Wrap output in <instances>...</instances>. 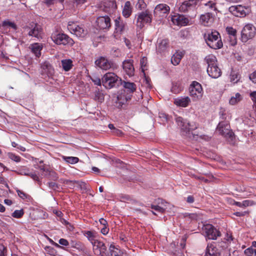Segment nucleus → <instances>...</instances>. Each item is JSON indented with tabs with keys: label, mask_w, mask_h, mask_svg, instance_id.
<instances>
[{
	"label": "nucleus",
	"mask_w": 256,
	"mask_h": 256,
	"mask_svg": "<svg viewBox=\"0 0 256 256\" xmlns=\"http://www.w3.org/2000/svg\"><path fill=\"white\" fill-rule=\"evenodd\" d=\"M208 64L207 72L209 76L214 78L220 77L222 74L221 70L218 67L217 59L213 54H210L204 58Z\"/></svg>",
	"instance_id": "f257e3e1"
},
{
	"label": "nucleus",
	"mask_w": 256,
	"mask_h": 256,
	"mask_svg": "<svg viewBox=\"0 0 256 256\" xmlns=\"http://www.w3.org/2000/svg\"><path fill=\"white\" fill-rule=\"evenodd\" d=\"M204 38L208 46L212 48L218 50L223 46L220 34L216 30L204 34Z\"/></svg>",
	"instance_id": "f03ea898"
},
{
	"label": "nucleus",
	"mask_w": 256,
	"mask_h": 256,
	"mask_svg": "<svg viewBox=\"0 0 256 256\" xmlns=\"http://www.w3.org/2000/svg\"><path fill=\"white\" fill-rule=\"evenodd\" d=\"M176 124L181 128L182 135H186L190 138L192 134V137L194 138V134L190 133V132L198 128L199 126L198 124L194 122H188L180 116L176 118Z\"/></svg>",
	"instance_id": "7ed1b4c3"
},
{
	"label": "nucleus",
	"mask_w": 256,
	"mask_h": 256,
	"mask_svg": "<svg viewBox=\"0 0 256 256\" xmlns=\"http://www.w3.org/2000/svg\"><path fill=\"white\" fill-rule=\"evenodd\" d=\"M102 85L107 89L116 88L122 84V80L114 72L106 73L102 78Z\"/></svg>",
	"instance_id": "20e7f679"
},
{
	"label": "nucleus",
	"mask_w": 256,
	"mask_h": 256,
	"mask_svg": "<svg viewBox=\"0 0 256 256\" xmlns=\"http://www.w3.org/2000/svg\"><path fill=\"white\" fill-rule=\"evenodd\" d=\"M51 38L54 42L57 44L68 45L72 46L74 44V40L68 35L58 32H53Z\"/></svg>",
	"instance_id": "39448f33"
},
{
	"label": "nucleus",
	"mask_w": 256,
	"mask_h": 256,
	"mask_svg": "<svg viewBox=\"0 0 256 256\" xmlns=\"http://www.w3.org/2000/svg\"><path fill=\"white\" fill-rule=\"evenodd\" d=\"M230 126L224 122H220L217 126V130L220 134L228 139L229 142H232L234 139V134L230 129Z\"/></svg>",
	"instance_id": "423d86ee"
},
{
	"label": "nucleus",
	"mask_w": 256,
	"mask_h": 256,
	"mask_svg": "<svg viewBox=\"0 0 256 256\" xmlns=\"http://www.w3.org/2000/svg\"><path fill=\"white\" fill-rule=\"evenodd\" d=\"M256 34V28L252 24H246L241 32L240 40L242 42H246L252 38Z\"/></svg>",
	"instance_id": "0eeeda50"
},
{
	"label": "nucleus",
	"mask_w": 256,
	"mask_h": 256,
	"mask_svg": "<svg viewBox=\"0 0 256 256\" xmlns=\"http://www.w3.org/2000/svg\"><path fill=\"white\" fill-rule=\"evenodd\" d=\"M202 88L201 84L196 81H194L190 86V94L194 100L200 99L202 96Z\"/></svg>",
	"instance_id": "6e6552de"
},
{
	"label": "nucleus",
	"mask_w": 256,
	"mask_h": 256,
	"mask_svg": "<svg viewBox=\"0 0 256 256\" xmlns=\"http://www.w3.org/2000/svg\"><path fill=\"white\" fill-rule=\"evenodd\" d=\"M93 250L95 254L101 256H108V250L105 244L98 240H94L92 242Z\"/></svg>",
	"instance_id": "1a4fd4ad"
},
{
	"label": "nucleus",
	"mask_w": 256,
	"mask_h": 256,
	"mask_svg": "<svg viewBox=\"0 0 256 256\" xmlns=\"http://www.w3.org/2000/svg\"><path fill=\"white\" fill-rule=\"evenodd\" d=\"M68 28L71 33L74 34L78 37L84 38L87 34L86 30L82 26H78L74 22L68 24Z\"/></svg>",
	"instance_id": "9d476101"
},
{
	"label": "nucleus",
	"mask_w": 256,
	"mask_h": 256,
	"mask_svg": "<svg viewBox=\"0 0 256 256\" xmlns=\"http://www.w3.org/2000/svg\"><path fill=\"white\" fill-rule=\"evenodd\" d=\"M152 22L151 15L148 11L142 12L138 16L136 20V26L140 28L144 26V23H150Z\"/></svg>",
	"instance_id": "9b49d317"
},
{
	"label": "nucleus",
	"mask_w": 256,
	"mask_h": 256,
	"mask_svg": "<svg viewBox=\"0 0 256 256\" xmlns=\"http://www.w3.org/2000/svg\"><path fill=\"white\" fill-rule=\"evenodd\" d=\"M204 230L208 239L216 240L220 236V232L212 224H206L204 226Z\"/></svg>",
	"instance_id": "f8f14e48"
},
{
	"label": "nucleus",
	"mask_w": 256,
	"mask_h": 256,
	"mask_svg": "<svg viewBox=\"0 0 256 256\" xmlns=\"http://www.w3.org/2000/svg\"><path fill=\"white\" fill-rule=\"evenodd\" d=\"M95 64L100 68L104 70H109L113 65V63L112 61L104 56H100L98 59L96 60Z\"/></svg>",
	"instance_id": "ddd939ff"
},
{
	"label": "nucleus",
	"mask_w": 256,
	"mask_h": 256,
	"mask_svg": "<svg viewBox=\"0 0 256 256\" xmlns=\"http://www.w3.org/2000/svg\"><path fill=\"white\" fill-rule=\"evenodd\" d=\"M170 11V8L166 4L157 5L154 10V14L160 17H166Z\"/></svg>",
	"instance_id": "4468645a"
},
{
	"label": "nucleus",
	"mask_w": 256,
	"mask_h": 256,
	"mask_svg": "<svg viewBox=\"0 0 256 256\" xmlns=\"http://www.w3.org/2000/svg\"><path fill=\"white\" fill-rule=\"evenodd\" d=\"M198 0H189L184 1L179 8L180 11L185 12L192 8H194L197 5Z\"/></svg>",
	"instance_id": "2eb2a0df"
},
{
	"label": "nucleus",
	"mask_w": 256,
	"mask_h": 256,
	"mask_svg": "<svg viewBox=\"0 0 256 256\" xmlns=\"http://www.w3.org/2000/svg\"><path fill=\"white\" fill-rule=\"evenodd\" d=\"M96 22L100 29L109 28L110 27V19L107 16H99Z\"/></svg>",
	"instance_id": "dca6fc26"
},
{
	"label": "nucleus",
	"mask_w": 256,
	"mask_h": 256,
	"mask_svg": "<svg viewBox=\"0 0 256 256\" xmlns=\"http://www.w3.org/2000/svg\"><path fill=\"white\" fill-rule=\"evenodd\" d=\"M172 22L178 26H186L189 24L190 20L183 15L174 16L172 18Z\"/></svg>",
	"instance_id": "f3484780"
},
{
	"label": "nucleus",
	"mask_w": 256,
	"mask_h": 256,
	"mask_svg": "<svg viewBox=\"0 0 256 256\" xmlns=\"http://www.w3.org/2000/svg\"><path fill=\"white\" fill-rule=\"evenodd\" d=\"M229 11L238 17H242L246 15L244 8L241 5L231 6L229 8Z\"/></svg>",
	"instance_id": "a211bd4d"
},
{
	"label": "nucleus",
	"mask_w": 256,
	"mask_h": 256,
	"mask_svg": "<svg viewBox=\"0 0 256 256\" xmlns=\"http://www.w3.org/2000/svg\"><path fill=\"white\" fill-rule=\"evenodd\" d=\"M132 60H126L122 62V68L126 74L129 76L134 75V67Z\"/></svg>",
	"instance_id": "6ab92c4d"
},
{
	"label": "nucleus",
	"mask_w": 256,
	"mask_h": 256,
	"mask_svg": "<svg viewBox=\"0 0 256 256\" xmlns=\"http://www.w3.org/2000/svg\"><path fill=\"white\" fill-rule=\"evenodd\" d=\"M169 47V40L168 39H158L156 44V52L162 53L166 52Z\"/></svg>",
	"instance_id": "aec40b11"
},
{
	"label": "nucleus",
	"mask_w": 256,
	"mask_h": 256,
	"mask_svg": "<svg viewBox=\"0 0 256 256\" xmlns=\"http://www.w3.org/2000/svg\"><path fill=\"white\" fill-rule=\"evenodd\" d=\"M220 253L213 244H208L206 250L205 256H220Z\"/></svg>",
	"instance_id": "412c9836"
},
{
	"label": "nucleus",
	"mask_w": 256,
	"mask_h": 256,
	"mask_svg": "<svg viewBox=\"0 0 256 256\" xmlns=\"http://www.w3.org/2000/svg\"><path fill=\"white\" fill-rule=\"evenodd\" d=\"M108 252V256H126V254L122 250L113 244L110 245Z\"/></svg>",
	"instance_id": "4be33fe9"
},
{
	"label": "nucleus",
	"mask_w": 256,
	"mask_h": 256,
	"mask_svg": "<svg viewBox=\"0 0 256 256\" xmlns=\"http://www.w3.org/2000/svg\"><path fill=\"white\" fill-rule=\"evenodd\" d=\"M115 32L114 36H116V34H121L124 30L125 24L122 21L120 18H116L114 20Z\"/></svg>",
	"instance_id": "5701e85b"
},
{
	"label": "nucleus",
	"mask_w": 256,
	"mask_h": 256,
	"mask_svg": "<svg viewBox=\"0 0 256 256\" xmlns=\"http://www.w3.org/2000/svg\"><path fill=\"white\" fill-rule=\"evenodd\" d=\"M130 99L131 98L130 96H126L122 94L118 95L117 96V100L116 102V106L118 108H122V106Z\"/></svg>",
	"instance_id": "b1692460"
},
{
	"label": "nucleus",
	"mask_w": 256,
	"mask_h": 256,
	"mask_svg": "<svg viewBox=\"0 0 256 256\" xmlns=\"http://www.w3.org/2000/svg\"><path fill=\"white\" fill-rule=\"evenodd\" d=\"M41 26L37 24H34V27L32 28L30 30L28 33V34L30 36H34L38 39L40 38H41Z\"/></svg>",
	"instance_id": "393cba45"
},
{
	"label": "nucleus",
	"mask_w": 256,
	"mask_h": 256,
	"mask_svg": "<svg viewBox=\"0 0 256 256\" xmlns=\"http://www.w3.org/2000/svg\"><path fill=\"white\" fill-rule=\"evenodd\" d=\"M190 98L188 96L180 97L176 98L174 103L176 105L182 107H186L190 102Z\"/></svg>",
	"instance_id": "a878e982"
},
{
	"label": "nucleus",
	"mask_w": 256,
	"mask_h": 256,
	"mask_svg": "<svg viewBox=\"0 0 256 256\" xmlns=\"http://www.w3.org/2000/svg\"><path fill=\"white\" fill-rule=\"evenodd\" d=\"M30 48L31 49L32 52L34 54L36 57H40L41 54V50L42 46L40 44L34 43L30 45Z\"/></svg>",
	"instance_id": "bb28decb"
},
{
	"label": "nucleus",
	"mask_w": 256,
	"mask_h": 256,
	"mask_svg": "<svg viewBox=\"0 0 256 256\" xmlns=\"http://www.w3.org/2000/svg\"><path fill=\"white\" fill-rule=\"evenodd\" d=\"M232 236H229L228 234H226V238H225L224 240L219 242L218 244V246L222 249L224 250L228 246V242L232 240Z\"/></svg>",
	"instance_id": "cd10ccee"
},
{
	"label": "nucleus",
	"mask_w": 256,
	"mask_h": 256,
	"mask_svg": "<svg viewBox=\"0 0 256 256\" xmlns=\"http://www.w3.org/2000/svg\"><path fill=\"white\" fill-rule=\"evenodd\" d=\"M200 21L204 24L212 22L213 20L212 14L210 12H206L204 14H202L200 17Z\"/></svg>",
	"instance_id": "c85d7f7f"
},
{
	"label": "nucleus",
	"mask_w": 256,
	"mask_h": 256,
	"mask_svg": "<svg viewBox=\"0 0 256 256\" xmlns=\"http://www.w3.org/2000/svg\"><path fill=\"white\" fill-rule=\"evenodd\" d=\"M132 12L130 2L129 1H127L124 4L122 10V14L125 18H127L131 15Z\"/></svg>",
	"instance_id": "c756f323"
},
{
	"label": "nucleus",
	"mask_w": 256,
	"mask_h": 256,
	"mask_svg": "<svg viewBox=\"0 0 256 256\" xmlns=\"http://www.w3.org/2000/svg\"><path fill=\"white\" fill-rule=\"evenodd\" d=\"M183 54L182 52H176L173 54L171 58V62L174 66L178 64L180 62L183 56Z\"/></svg>",
	"instance_id": "7c9ffc66"
},
{
	"label": "nucleus",
	"mask_w": 256,
	"mask_h": 256,
	"mask_svg": "<svg viewBox=\"0 0 256 256\" xmlns=\"http://www.w3.org/2000/svg\"><path fill=\"white\" fill-rule=\"evenodd\" d=\"M124 88L126 89L130 93H132L136 90V85L134 82H122Z\"/></svg>",
	"instance_id": "2f4dec72"
},
{
	"label": "nucleus",
	"mask_w": 256,
	"mask_h": 256,
	"mask_svg": "<svg viewBox=\"0 0 256 256\" xmlns=\"http://www.w3.org/2000/svg\"><path fill=\"white\" fill-rule=\"evenodd\" d=\"M62 64L63 69L68 72L70 70L73 66L72 62L70 59L63 60H62Z\"/></svg>",
	"instance_id": "473e14b6"
},
{
	"label": "nucleus",
	"mask_w": 256,
	"mask_h": 256,
	"mask_svg": "<svg viewBox=\"0 0 256 256\" xmlns=\"http://www.w3.org/2000/svg\"><path fill=\"white\" fill-rule=\"evenodd\" d=\"M2 26L4 28H11L14 30H16L17 26L14 22H10L9 20H5L2 22Z\"/></svg>",
	"instance_id": "72a5a7b5"
},
{
	"label": "nucleus",
	"mask_w": 256,
	"mask_h": 256,
	"mask_svg": "<svg viewBox=\"0 0 256 256\" xmlns=\"http://www.w3.org/2000/svg\"><path fill=\"white\" fill-rule=\"evenodd\" d=\"M242 100V96L239 93H236L235 96H232L230 100V104L234 105Z\"/></svg>",
	"instance_id": "f704fd0d"
},
{
	"label": "nucleus",
	"mask_w": 256,
	"mask_h": 256,
	"mask_svg": "<svg viewBox=\"0 0 256 256\" xmlns=\"http://www.w3.org/2000/svg\"><path fill=\"white\" fill-rule=\"evenodd\" d=\"M46 173V176H48L50 179L54 181L58 180V174L52 170L50 171L47 170Z\"/></svg>",
	"instance_id": "c9c22d12"
},
{
	"label": "nucleus",
	"mask_w": 256,
	"mask_h": 256,
	"mask_svg": "<svg viewBox=\"0 0 256 256\" xmlns=\"http://www.w3.org/2000/svg\"><path fill=\"white\" fill-rule=\"evenodd\" d=\"M62 158L66 162L70 164H76L79 160L78 158L77 157L64 156Z\"/></svg>",
	"instance_id": "e433bc0d"
},
{
	"label": "nucleus",
	"mask_w": 256,
	"mask_h": 256,
	"mask_svg": "<svg viewBox=\"0 0 256 256\" xmlns=\"http://www.w3.org/2000/svg\"><path fill=\"white\" fill-rule=\"evenodd\" d=\"M16 192L18 193V196L22 199L26 200H30L31 199V196L28 194L25 193L24 192L18 189L16 190Z\"/></svg>",
	"instance_id": "4c0bfd02"
},
{
	"label": "nucleus",
	"mask_w": 256,
	"mask_h": 256,
	"mask_svg": "<svg viewBox=\"0 0 256 256\" xmlns=\"http://www.w3.org/2000/svg\"><path fill=\"white\" fill-rule=\"evenodd\" d=\"M94 100L100 102L104 100V95L99 90L94 92Z\"/></svg>",
	"instance_id": "58836bf2"
},
{
	"label": "nucleus",
	"mask_w": 256,
	"mask_h": 256,
	"mask_svg": "<svg viewBox=\"0 0 256 256\" xmlns=\"http://www.w3.org/2000/svg\"><path fill=\"white\" fill-rule=\"evenodd\" d=\"M182 88L178 83L172 84L171 91L174 94H178L182 90Z\"/></svg>",
	"instance_id": "ea45409f"
},
{
	"label": "nucleus",
	"mask_w": 256,
	"mask_h": 256,
	"mask_svg": "<svg viewBox=\"0 0 256 256\" xmlns=\"http://www.w3.org/2000/svg\"><path fill=\"white\" fill-rule=\"evenodd\" d=\"M24 214V212L23 209H21L20 210H16L12 214V216L14 218H22Z\"/></svg>",
	"instance_id": "a19ab883"
},
{
	"label": "nucleus",
	"mask_w": 256,
	"mask_h": 256,
	"mask_svg": "<svg viewBox=\"0 0 256 256\" xmlns=\"http://www.w3.org/2000/svg\"><path fill=\"white\" fill-rule=\"evenodd\" d=\"M84 235L86 236V238H88V240L91 242L92 244V242H94V240H96L94 239V234L91 231H86L85 232Z\"/></svg>",
	"instance_id": "79ce46f5"
},
{
	"label": "nucleus",
	"mask_w": 256,
	"mask_h": 256,
	"mask_svg": "<svg viewBox=\"0 0 256 256\" xmlns=\"http://www.w3.org/2000/svg\"><path fill=\"white\" fill-rule=\"evenodd\" d=\"M8 156L12 160L16 162H19L20 161V157L16 155L15 154L12 153V152H8Z\"/></svg>",
	"instance_id": "37998d69"
},
{
	"label": "nucleus",
	"mask_w": 256,
	"mask_h": 256,
	"mask_svg": "<svg viewBox=\"0 0 256 256\" xmlns=\"http://www.w3.org/2000/svg\"><path fill=\"white\" fill-rule=\"evenodd\" d=\"M48 187L54 190H58L60 189V185L55 182H49L48 183Z\"/></svg>",
	"instance_id": "c03bdc74"
},
{
	"label": "nucleus",
	"mask_w": 256,
	"mask_h": 256,
	"mask_svg": "<svg viewBox=\"0 0 256 256\" xmlns=\"http://www.w3.org/2000/svg\"><path fill=\"white\" fill-rule=\"evenodd\" d=\"M238 74L234 72H232L230 74V80L234 83H236L239 78H238Z\"/></svg>",
	"instance_id": "a18cd8bd"
},
{
	"label": "nucleus",
	"mask_w": 256,
	"mask_h": 256,
	"mask_svg": "<svg viewBox=\"0 0 256 256\" xmlns=\"http://www.w3.org/2000/svg\"><path fill=\"white\" fill-rule=\"evenodd\" d=\"M226 30L229 36L236 35L237 31L236 29L232 27H230V26L227 27L226 28Z\"/></svg>",
	"instance_id": "49530a36"
},
{
	"label": "nucleus",
	"mask_w": 256,
	"mask_h": 256,
	"mask_svg": "<svg viewBox=\"0 0 256 256\" xmlns=\"http://www.w3.org/2000/svg\"><path fill=\"white\" fill-rule=\"evenodd\" d=\"M230 42V44L234 46L237 44V38L236 35L235 36H229Z\"/></svg>",
	"instance_id": "de8ad7c7"
},
{
	"label": "nucleus",
	"mask_w": 256,
	"mask_h": 256,
	"mask_svg": "<svg viewBox=\"0 0 256 256\" xmlns=\"http://www.w3.org/2000/svg\"><path fill=\"white\" fill-rule=\"evenodd\" d=\"M146 6L144 0H138L136 6L140 10L144 8Z\"/></svg>",
	"instance_id": "09e8293b"
},
{
	"label": "nucleus",
	"mask_w": 256,
	"mask_h": 256,
	"mask_svg": "<svg viewBox=\"0 0 256 256\" xmlns=\"http://www.w3.org/2000/svg\"><path fill=\"white\" fill-rule=\"evenodd\" d=\"M202 4H204L211 8H214V10H216V4L214 2H213L212 0H209L208 2Z\"/></svg>",
	"instance_id": "8fccbe9b"
},
{
	"label": "nucleus",
	"mask_w": 256,
	"mask_h": 256,
	"mask_svg": "<svg viewBox=\"0 0 256 256\" xmlns=\"http://www.w3.org/2000/svg\"><path fill=\"white\" fill-rule=\"evenodd\" d=\"M151 208L152 209H154V210H156L158 212H161V213H163L165 211V210L164 208L160 207L159 206H157V205L156 206L152 205Z\"/></svg>",
	"instance_id": "3c124183"
},
{
	"label": "nucleus",
	"mask_w": 256,
	"mask_h": 256,
	"mask_svg": "<svg viewBox=\"0 0 256 256\" xmlns=\"http://www.w3.org/2000/svg\"><path fill=\"white\" fill-rule=\"evenodd\" d=\"M6 251V247L0 244V256H5Z\"/></svg>",
	"instance_id": "603ef678"
},
{
	"label": "nucleus",
	"mask_w": 256,
	"mask_h": 256,
	"mask_svg": "<svg viewBox=\"0 0 256 256\" xmlns=\"http://www.w3.org/2000/svg\"><path fill=\"white\" fill-rule=\"evenodd\" d=\"M47 251L48 252V256L55 255L57 252L56 251V250H54V248L50 247V246L47 247Z\"/></svg>",
	"instance_id": "864d4df0"
},
{
	"label": "nucleus",
	"mask_w": 256,
	"mask_h": 256,
	"mask_svg": "<svg viewBox=\"0 0 256 256\" xmlns=\"http://www.w3.org/2000/svg\"><path fill=\"white\" fill-rule=\"evenodd\" d=\"M254 250L252 247L248 248L244 250V254L247 256H251L254 254Z\"/></svg>",
	"instance_id": "5fc2aeb1"
},
{
	"label": "nucleus",
	"mask_w": 256,
	"mask_h": 256,
	"mask_svg": "<svg viewBox=\"0 0 256 256\" xmlns=\"http://www.w3.org/2000/svg\"><path fill=\"white\" fill-rule=\"evenodd\" d=\"M58 243L60 245L63 246H68L69 245L68 242L64 238H60L58 240Z\"/></svg>",
	"instance_id": "6e6d98bb"
},
{
	"label": "nucleus",
	"mask_w": 256,
	"mask_h": 256,
	"mask_svg": "<svg viewBox=\"0 0 256 256\" xmlns=\"http://www.w3.org/2000/svg\"><path fill=\"white\" fill-rule=\"evenodd\" d=\"M70 246L72 247L77 249H80L81 247L80 243L74 241H72L70 242Z\"/></svg>",
	"instance_id": "4d7b16f0"
},
{
	"label": "nucleus",
	"mask_w": 256,
	"mask_h": 256,
	"mask_svg": "<svg viewBox=\"0 0 256 256\" xmlns=\"http://www.w3.org/2000/svg\"><path fill=\"white\" fill-rule=\"evenodd\" d=\"M28 176H30L31 178H32L34 180L36 181H39V178L38 176L36 174H32V173H30V174H28Z\"/></svg>",
	"instance_id": "13d9d810"
},
{
	"label": "nucleus",
	"mask_w": 256,
	"mask_h": 256,
	"mask_svg": "<svg viewBox=\"0 0 256 256\" xmlns=\"http://www.w3.org/2000/svg\"><path fill=\"white\" fill-rule=\"evenodd\" d=\"M186 201L188 204H192L194 201V198L192 196H189L186 198Z\"/></svg>",
	"instance_id": "bf43d9fd"
},
{
	"label": "nucleus",
	"mask_w": 256,
	"mask_h": 256,
	"mask_svg": "<svg viewBox=\"0 0 256 256\" xmlns=\"http://www.w3.org/2000/svg\"><path fill=\"white\" fill-rule=\"evenodd\" d=\"M250 78L253 82L256 83V70L250 76Z\"/></svg>",
	"instance_id": "052dcab7"
},
{
	"label": "nucleus",
	"mask_w": 256,
	"mask_h": 256,
	"mask_svg": "<svg viewBox=\"0 0 256 256\" xmlns=\"http://www.w3.org/2000/svg\"><path fill=\"white\" fill-rule=\"evenodd\" d=\"M247 212H236L234 213V215L236 216H244L246 215V214Z\"/></svg>",
	"instance_id": "680f3d73"
},
{
	"label": "nucleus",
	"mask_w": 256,
	"mask_h": 256,
	"mask_svg": "<svg viewBox=\"0 0 256 256\" xmlns=\"http://www.w3.org/2000/svg\"><path fill=\"white\" fill-rule=\"evenodd\" d=\"M109 229L106 227V226H104V227L101 229V232L105 235L108 232Z\"/></svg>",
	"instance_id": "e2e57ef3"
},
{
	"label": "nucleus",
	"mask_w": 256,
	"mask_h": 256,
	"mask_svg": "<svg viewBox=\"0 0 256 256\" xmlns=\"http://www.w3.org/2000/svg\"><path fill=\"white\" fill-rule=\"evenodd\" d=\"M113 133L118 136H120L122 134V130L117 129V128H114V130L113 131Z\"/></svg>",
	"instance_id": "0e129e2a"
},
{
	"label": "nucleus",
	"mask_w": 256,
	"mask_h": 256,
	"mask_svg": "<svg viewBox=\"0 0 256 256\" xmlns=\"http://www.w3.org/2000/svg\"><path fill=\"white\" fill-rule=\"evenodd\" d=\"M87 0H74L77 5H82L84 4Z\"/></svg>",
	"instance_id": "69168bd1"
},
{
	"label": "nucleus",
	"mask_w": 256,
	"mask_h": 256,
	"mask_svg": "<svg viewBox=\"0 0 256 256\" xmlns=\"http://www.w3.org/2000/svg\"><path fill=\"white\" fill-rule=\"evenodd\" d=\"M100 223L101 224H102L104 226H106L108 222L106 220H104L103 218H100L99 220Z\"/></svg>",
	"instance_id": "338daca9"
},
{
	"label": "nucleus",
	"mask_w": 256,
	"mask_h": 256,
	"mask_svg": "<svg viewBox=\"0 0 256 256\" xmlns=\"http://www.w3.org/2000/svg\"><path fill=\"white\" fill-rule=\"evenodd\" d=\"M253 102H256V91L252 92L250 94Z\"/></svg>",
	"instance_id": "774afa93"
}]
</instances>
